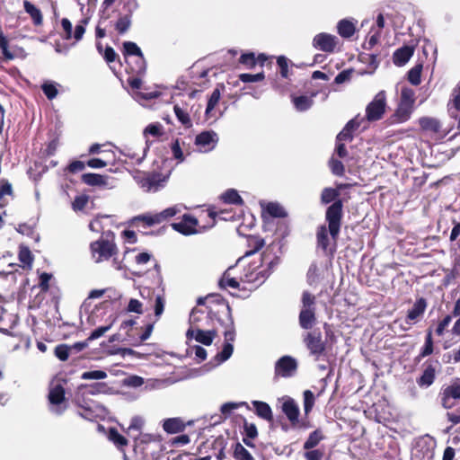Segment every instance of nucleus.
Instances as JSON below:
<instances>
[{
	"instance_id": "nucleus-15",
	"label": "nucleus",
	"mask_w": 460,
	"mask_h": 460,
	"mask_svg": "<svg viewBox=\"0 0 460 460\" xmlns=\"http://www.w3.org/2000/svg\"><path fill=\"white\" fill-rule=\"evenodd\" d=\"M427 308V302L423 297L415 301L412 307L408 311L405 322L407 324H413L417 323L423 315Z\"/></svg>"
},
{
	"instance_id": "nucleus-51",
	"label": "nucleus",
	"mask_w": 460,
	"mask_h": 460,
	"mask_svg": "<svg viewBox=\"0 0 460 460\" xmlns=\"http://www.w3.org/2000/svg\"><path fill=\"white\" fill-rule=\"evenodd\" d=\"M146 136L151 135L154 137H158L163 134V126L160 123H154L148 125L144 130Z\"/></svg>"
},
{
	"instance_id": "nucleus-6",
	"label": "nucleus",
	"mask_w": 460,
	"mask_h": 460,
	"mask_svg": "<svg viewBox=\"0 0 460 460\" xmlns=\"http://www.w3.org/2000/svg\"><path fill=\"white\" fill-rule=\"evenodd\" d=\"M298 367L297 360L291 356H282L274 366V379L290 378L296 374Z\"/></svg>"
},
{
	"instance_id": "nucleus-28",
	"label": "nucleus",
	"mask_w": 460,
	"mask_h": 460,
	"mask_svg": "<svg viewBox=\"0 0 460 460\" xmlns=\"http://www.w3.org/2000/svg\"><path fill=\"white\" fill-rule=\"evenodd\" d=\"M323 439V435L320 429H315L312 433H310L309 437L304 443V449L306 451L314 448Z\"/></svg>"
},
{
	"instance_id": "nucleus-63",
	"label": "nucleus",
	"mask_w": 460,
	"mask_h": 460,
	"mask_svg": "<svg viewBox=\"0 0 460 460\" xmlns=\"http://www.w3.org/2000/svg\"><path fill=\"white\" fill-rule=\"evenodd\" d=\"M144 425V420L142 418L140 417H134L132 418L131 421H130V424L128 428V429L130 431V430H137V431H139L142 427Z\"/></svg>"
},
{
	"instance_id": "nucleus-55",
	"label": "nucleus",
	"mask_w": 460,
	"mask_h": 460,
	"mask_svg": "<svg viewBox=\"0 0 460 460\" xmlns=\"http://www.w3.org/2000/svg\"><path fill=\"white\" fill-rule=\"evenodd\" d=\"M41 88L49 100H52L58 95V89L53 84L46 83L42 85Z\"/></svg>"
},
{
	"instance_id": "nucleus-21",
	"label": "nucleus",
	"mask_w": 460,
	"mask_h": 460,
	"mask_svg": "<svg viewBox=\"0 0 460 460\" xmlns=\"http://www.w3.org/2000/svg\"><path fill=\"white\" fill-rule=\"evenodd\" d=\"M419 124L422 130L431 133H438L441 128L439 120L432 117H421L419 119Z\"/></svg>"
},
{
	"instance_id": "nucleus-40",
	"label": "nucleus",
	"mask_w": 460,
	"mask_h": 460,
	"mask_svg": "<svg viewBox=\"0 0 460 460\" xmlns=\"http://www.w3.org/2000/svg\"><path fill=\"white\" fill-rule=\"evenodd\" d=\"M107 377V373L102 370H93L84 372L81 378L84 380H102Z\"/></svg>"
},
{
	"instance_id": "nucleus-9",
	"label": "nucleus",
	"mask_w": 460,
	"mask_h": 460,
	"mask_svg": "<svg viewBox=\"0 0 460 460\" xmlns=\"http://www.w3.org/2000/svg\"><path fill=\"white\" fill-rule=\"evenodd\" d=\"M281 411L286 415L293 427L308 428L305 422L299 421L300 410L297 402L291 397L285 396L281 399Z\"/></svg>"
},
{
	"instance_id": "nucleus-26",
	"label": "nucleus",
	"mask_w": 460,
	"mask_h": 460,
	"mask_svg": "<svg viewBox=\"0 0 460 460\" xmlns=\"http://www.w3.org/2000/svg\"><path fill=\"white\" fill-rule=\"evenodd\" d=\"M23 6L25 12L28 14H30V16L33 20L34 24L40 25L42 23V14L39 8H37L33 4H31L29 1H24Z\"/></svg>"
},
{
	"instance_id": "nucleus-46",
	"label": "nucleus",
	"mask_w": 460,
	"mask_h": 460,
	"mask_svg": "<svg viewBox=\"0 0 460 460\" xmlns=\"http://www.w3.org/2000/svg\"><path fill=\"white\" fill-rule=\"evenodd\" d=\"M133 221H142L148 226L159 224V218L156 214L155 215H150V214L140 215V216L135 217L133 218Z\"/></svg>"
},
{
	"instance_id": "nucleus-11",
	"label": "nucleus",
	"mask_w": 460,
	"mask_h": 460,
	"mask_svg": "<svg viewBox=\"0 0 460 460\" xmlns=\"http://www.w3.org/2000/svg\"><path fill=\"white\" fill-rule=\"evenodd\" d=\"M124 54L128 56H135L137 58V66L132 67L133 72L142 74L146 70L145 59L139 47L131 41H126L123 44Z\"/></svg>"
},
{
	"instance_id": "nucleus-54",
	"label": "nucleus",
	"mask_w": 460,
	"mask_h": 460,
	"mask_svg": "<svg viewBox=\"0 0 460 460\" xmlns=\"http://www.w3.org/2000/svg\"><path fill=\"white\" fill-rule=\"evenodd\" d=\"M113 324V321L106 325V326H102V327H99L97 329H95L91 334L90 336L88 337L87 341H93V340H96L102 336H103L105 334V332H107L112 326Z\"/></svg>"
},
{
	"instance_id": "nucleus-24",
	"label": "nucleus",
	"mask_w": 460,
	"mask_h": 460,
	"mask_svg": "<svg viewBox=\"0 0 460 460\" xmlns=\"http://www.w3.org/2000/svg\"><path fill=\"white\" fill-rule=\"evenodd\" d=\"M107 180L106 176L96 173H84L82 175V181L89 186L107 185Z\"/></svg>"
},
{
	"instance_id": "nucleus-58",
	"label": "nucleus",
	"mask_w": 460,
	"mask_h": 460,
	"mask_svg": "<svg viewBox=\"0 0 460 460\" xmlns=\"http://www.w3.org/2000/svg\"><path fill=\"white\" fill-rule=\"evenodd\" d=\"M323 452L319 449L308 450L304 454L306 460H323Z\"/></svg>"
},
{
	"instance_id": "nucleus-36",
	"label": "nucleus",
	"mask_w": 460,
	"mask_h": 460,
	"mask_svg": "<svg viewBox=\"0 0 460 460\" xmlns=\"http://www.w3.org/2000/svg\"><path fill=\"white\" fill-rule=\"evenodd\" d=\"M173 110L177 119L181 121L182 125H184L185 127L191 126V120L186 110L182 109L178 104L174 105Z\"/></svg>"
},
{
	"instance_id": "nucleus-18",
	"label": "nucleus",
	"mask_w": 460,
	"mask_h": 460,
	"mask_svg": "<svg viewBox=\"0 0 460 460\" xmlns=\"http://www.w3.org/2000/svg\"><path fill=\"white\" fill-rule=\"evenodd\" d=\"M360 123L357 118L350 119L343 128V129L337 135L336 142H350L353 139V132L359 127Z\"/></svg>"
},
{
	"instance_id": "nucleus-49",
	"label": "nucleus",
	"mask_w": 460,
	"mask_h": 460,
	"mask_svg": "<svg viewBox=\"0 0 460 460\" xmlns=\"http://www.w3.org/2000/svg\"><path fill=\"white\" fill-rule=\"evenodd\" d=\"M70 353L71 348L66 344L58 345L55 349V355L62 361H66Z\"/></svg>"
},
{
	"instance_id": "nucleus-52",
	"label": "nucleus",
	"mask_w": 460,
	"mask_h": 460,
	"mask_svg": "<svg viewBox=\"0 0 460 460\" xmlns=\"http://www.w3.org/2000/svg\"><path fill=\"white\" fill-rule=\"evenodd\" d=\"M110 439L119 447H124L128 443L127 439L114 429L110 430Z\"/></svg>"
},
{
	"instance_id": "nucleus-43",
	"label": "nucleus",
	"mask_w": 460,
	"mask_h": 460,
	"mask_svg": "<svg viewBox=\"0 0 460 460\" xmlns=\"http://www.w3.org/2000/svg\"><path fill=\"white\" fill-rule=\"evenodd\" d=\"M339 196V192L332 188H325L322 191L321 200L323 203L327 204L334 200Z\"/></svg>"
},
{
	"instance_id": "nucleus-35",
	"label": "nucleus",
	"mask_w": 460,
	"mask_h": 460,
	"mask_svg": "<svg viewBox=\"0 0 460 460\" xmlns=\"http://www.w3.org/2000/svg\"><path fill=\"white\" fill-rule=\"evenodd\" d=\"M131 25V15L126 14L123 16H120L118 21L115 23V29L118 31L119 33L123 34L125 33Z\"/></svg>"
},
{
	"instance_id": "nucleus-30",
	"label": "nucleus",
	"mask_w": 460,
	"mask_h": 460,
	"mask_svg": "<svg viewBox=\"0 0 460 460\" xmlns=\"http://www.w3.org/2000/svg\"><path fill=\"white\" fill-rule=\"evenodd\" d=\"M293 103L297 111H304L313 105V99L305 95L298 96L293 99Z\"/></svg>"
},
{
	"instance_id": "nucleus-13",
	"label": "nucleus",
	"mask_w": 460,
	"mask_h": 460,
	"mask_svg": "<svg viewBox=\"0 0 460 460\" xmlns=\"http://www.w3.org/2000/svg\"><path fill=\"white\" fill-rule=\"evenodd\" d=\"M198 220L190 215H184L180 222L172 224V228L185 235H190L197 233L196 226Z\"/></svg>"
},
{
	"instance_id": "nucleus-12",
	"label": "nucleus",
	"mask_w": 460,
	"mask_h": 460,
	"mask_svg": "<svg viewBox=\"0 0 460 460\" xmlns=\"http://www.w3.org/2000/svg\"><path fill=\"white\" fill-rule=\"evenodd\" d=\"M313 45L319 50L332 52L337 45V37L328 33H319L314 38Z\"/></svg>"
},
{
	"instance_id": "nucleus-62",
	"label": "nucleus",
	"mask_w": 460,
	"mask_h": 460,
	"mask_svg": "<svg viewBox=\"0 0 460 460\" xmlns=\"http://www.w3.org/2000/svg\"><path fill=\"white\" fill-rule=\"evenodd\" d=\"M451 316L450 315H447L438 324V327L436 329V333L438 335V336H442L446 328L449 325V323H451Z\"/></svg>"
},
{
	"instance_id": "nucleus-1",
	"label": "nucleus",
	"mask_w": 460,
	"mask_h": 460,
	"mask_svg": "<svg viewBox=\"0 0 460 460\" xmlns=\"http://www.w3.org/2000/svg\"><path fill=\"white\" fill-rule=\"evenodd\" d=\"M342 217V202L335 201L326 211V221L328 227L324 225L317 229L316 238L317 246L322 249L325 254L332 255L336 248V241L341 229Z\"/></svg>"
},
{
	"instance_id": "nucleus-50",
	"label": "nucleus",
	"mask_w": 460,
	"mask_h": 460,
	"mask_svg": "<svg viewBox=\"0 0 460 460\" xmlns=\"http://www.w3.org/2000/svg\"><path fill=\"white\" fill-rule=\"evenodd\" d=\"M85 389H87V393L89 394H97L101 393H104L108 388L107 385L104 383H95L93 385H84Z\"/></svg>"
},
{
	"instance_id": "nucleus-60",
	"label": "nucleus",
	"mask_w": 460,
	"mask_h": 460,
	"mask_svg": "<svg viewBox=\"0 0 460 460\" xmlns=\"http://www.w3.org/2000/svg\"><path fill=\"white\" fill-rule=\"evenodd\" d=\"M128 311L137 314H142V303L137 299H130L128 305Z\"/></svg>"
},
{
	"instance_id": "nucleus-56",
	"label": "nucleus",
	"mask_w": 460,
	"mask_h": 460,
	"mask_svg": "<svg viewBox=\"0 0 460 460\" xmlns=\"http://www.w3.org/2000/svg\"><path fill=\"white\" fill-rule=\"evenodd\" d=\"M87 203H88V197L77 196V197H75V200L73 201L72 207H73V209L75 211L82 210L85 208Z\"/></svg>"
},
{
	"instance_id": "nucleus-2",
	"label": "nucleus",
	"mask_w": 460,
	"mask_h": 460,
	"mask_svg": "<svg viewBox=\"0 0 460 460\" xmlns=\"http://www.w3.org/2000/svg\"><path fill=\"white\" fill-rule=\"evenodd\" d=\"M262 262L267 264V268H264L263 265L255 266L251 264L243 270L241 280L252 284L254 287L261 285L270 276L271 269L278 263V261L269 260L268 255L264 252L262 254Z\"/></svg>"
},
{
	"instance_id": "nucleus-31",
	"label": "nucleus",
	"mask_w": 460,
	"mask_h": 460,
	"mask_svg": "<svg viewBox=\"0 0 460 460\" xmlns=\"http://www.w3.org/2000/svg\"><path fill=\"white\" fill-rule=\"evenodd\" d=\"M306 280L310 286H315L320 280V270L316 263H312L306 274Z\"/></svg>"
},
{
	"instance_id": "nucleus-17",
	"label": "nucleus",
	"mask_w": 460,
	"mask_h": 460,
	"mask_svg": "<svg viewBox=\"0 0 460 460\" xmlns=\"http://www.w3.org/2000/svg\"><path fill=\"white\" fill-rule=\"evenodd\" d=\"M414 48L411 46H403L396 49L393 55V61L398 66H404L413 56Z\"/></svg>"
},
{
	"instance_id": "nucleus-47",
	"label": "nucleus",
	"mask_w": 460,
	"mask_h": 460,
	"mask_svg": "<svg viewBox=\"0 0 460 460\" xmlns=\"http://www.w3.org/2000/svg\"><path fill=\"white\" fill-rule=\"evenodd\" d=\"M0 49H2V53L4 57V58H6L8 60H12L14 58V55L8 49V40L1 31H0Z\"/></svg>"
},
{
	"instance_id": "nucleus-14",
	"label": "nucleus",
	"mask_w": 460,
	"mask_h": 460,
	"mask_svg": "<svg viewBox=\"0 0 460 460\" xmlns=\"http://www.w3.org/2000/svg\"><path fill=\"white\" fill-rule=\"evenodd\" d=\"M84 23H86V21H82L80 24H77L73 34L71 22L67 18H63L61 20V26L65 33L64 38L66 40L74 38L76 41L80 40L85 31Z\"/></svg>"
},
{
	"instance_id": "nucleus-3",
	"label": "nucleus",
	"mask_w": 460,
	"mask_h": 460,
	"mask_svg": "<svg viewBox=\"0 0 460 460\" xmlns=\"http://www.w3.org/2000/svg\"><path fill=\"white\" fill-rule=\"evenodd\" d=\"M316 297L309 291H304L301 297V310L298 316L299 325L305 330L312 329L316 323Z\"/></svg>"
},
{
	"instance_id": "nucleus-38",
	"label": "nucleus",
	"mask_w": 460,
	"mask_h": 460,
	"mask_svg": "<svg viewBox=\"0 0 460 460\" xmlns=\"http://www.w3.org/2000/svg\"><path fill=\"white\" fill-rule=\"evenodd\" d=\"M421 70L422 65H417L408 72V80L411 84L419 85L420 84Z\"/></svg>"
},
{
	"instance_id": "nucleus-57",
	"label": "nucleus",
	"mask_w": 460,
	"mask_h": 460,
	"mask_svg": "<svg viewBox=\"0 0 460 460\" xmlns=\"http://www.w3.org/2000/svg\"><path fill=\"white\" fill-rule=\"evenodd\" d=\"M240 62L242 64L247 66L248 67H253L256 65L257 60L255 59L253 53H247V54H243L241 56Z\"/></svg>"
},
{
	"instance_id": "nucleus-29",
	"label": "nucleus",
	"mask_w": 460,
	"mask_h": 460,
	"mask_svg": "<svg viewBox=\"0 0 460 460\" xmlns=\"http://www.w3.org/2000/svg\"><path fill=\"white\" fill-rule=\"evenodd\" d=\"M231 269H228L226 270V272L223 274L222 278L219 280V286L222 288H237L239 287V282L234 277L231 276Z\"/></svg>"
},
{
	"instance_id": "nucleus-7",
	"label": "nucleus",
	"mask_w": 460,
	"mask_h": 460,
	"mask_svg": "<svg viewBox=\"0 0 460 460\" xmlns=\"http://www.w3.org/2000/svg\"><path fill=\"white\" fill-rule=\"evenodd\" d=\"M386 108V95L385 91L377 93L366 108V118L368 121H376L382 119Z\"/></svg>"
},
{
	"instance_id": "nucleus-45",
	"label": "nucleus",
	"mask_w": 460,
	"mask_h": 460,
	"mask_svg": "<svg viewBox=\"0 0 460 460\" xmlns=\"http://www.w3.org/2000/svg\"><path fill=\"white\" fill-rule=\"evenodd\" d=\"M412 107L414 103V92L409 88H403L401 93V102Z\"/></svg>"
},
{
	"instance_id": "nucleus-42",
	"label": "nucleus",
	"mask_w": 460,
	"mask_h": 460,
	"mask_svg": "<svg viewBox=\"0 0 460 460\" xmlns=\"http://www.w3.org/2000/svg\"><path fill=\"white\" fill-rule=\"evenodd\" d=\"M222 199L226 202L231 203V204H240L243 201L242 198L240 197L238 192L234 190H228L227 191H226L223 194Z\"/></svg>"
},
{
	"instance_id": "nucleus-27",
	"label": "nucleus",
	"mask_w": 460,
	"mask_h": 460,
	"mask_svg": "<svg viewBox=\"0 0 460 460\" xmlns=\"http://www.w3.org/2000/svg\"><path fill=\"white\" fill-rule=\"evenodd\" d=\"M338 32L343 38H349L355 33V24L349 20H341L338 23Z\"/></svg>"
},
{
	"instance_id": "nucleus-64",
	"label": "nucleus",
	"mask_w": 460,
	"mask_h": 460,
	"mask_svg": "<svg viewBox=\"0 0 460 460\" xmlns=\"http://www.w3.org/2000/svg\"><path fill=\"white\" fill-rule=\"evenodd\" d=\"M452 104L456 110L460 111V84L453 92Z\"/></svg>"
},
{
	"instance_id": "nucleus-32",
	"label": "nucleus",
	"mask_w": 460,
	"mask_h": 460,
	"mask_svg": "<svg viewBox=\"0 0 460 460\" xmlns=\"http://www.w3.org/2000/svg\"><path fill=\"white\" fill-rule=\"evenodd\" d=\"M234 457L236 460H255L251 453L241 443L235 444Z\"/></svg>"
},
{
	"instance_id": "nucleus-39",
	"label": "nucleus",
	"mask_w": 460,
	"mask_h": 460,
	"mask_svg": "<svg viewBox=\"0 0 460 460\" xmlns=\"http://www.w3.org/2000/svg\"><path fill=\"white\" fill-rule=\"evenodd\" d=\"M433 352V341H432V332L431 330H428L425 344L420 353V358H425Z\"/></svg>"
},
{
	"instance_id": "nucleus-59",
	"label": "nucleus",
	"mask_w": 460,
	"mask_h": 460,
	"mask_svg": "<svg viewBox=\"0 0 460 460\" xmlns=\"http://www.w3.org/2000/svg\"><path fill=\"white\" fill-rule=\"evenodd\" d=\"M144 384V379L138 376H130L125 380V385L130 387H139Z\"/></svg>"
},
{
	"instance_id": "nucleus-4",
	"label": "nucleus",
	"mask_w": 460,
	"mask_h": 460,
	"mask_svg": "<svg viewBox=\"0 0 460 460\" xmlns=\"http://www.w3.org/2000/svg\"><path fill=\"white\" fill-rule=\"evenodd\" d=\"M226 321L225 323V332L224 336L226 342L224 344L223 349L221 352H219L216 358L218 363H222L226 360H227L233 354L234 347L232 342L234 341V322L231 317L230 314V307L227 306V312L226 314Z\"/></svg>"
},
{
	"instance_id": "nucleus-5",
	"label": "nucleus",
	"mask_w": 460,
	"mask_h": 460,
	"mask_svg": "<svg viewBox=\"0 0 460 460\" xmlns=\"http://www.w3.org/2000/svg\"><path fill=\"white\" fill-rule=\"evenodd\" d=\"M91 252L95 262L107 261L117 253L115 243L109 239H100L91 243Z\"/></svg>"
},
{
	"instance_id": "nucleus-44",
	"label": "nucleus",
	"mask_w": 460,
	"mask_h": 460,
	"mask_svg": "<svg viewBox=\"0 0 460 460\" xmlns=\"http://www.w3.org/2000/svg\"><path fill=\"white\" fill-rule=\"evenodd\" d=\"M329 166L331 168L332 172L334 175L341 176L345 172L343 164L341 161L335 159L334 157H332L330 159Z\"/></svg>"
},
{
	"instance_id": "nucleus-8",
	"label": "nucleus",
	"mask_w": 460,
	"mask_h": 460,
	"mask_svg": "<svg viewBox=\"0 0 460 460\" xmlns=\"http://www.w3.org/2000/svg\"><path fill=\"white\" fill-rule=\"evenodd\" d=\"M49 401L52 412L60 415L65 411V389L59 381L50 384Z\"/></svg>"
},
{
	"instance_id": "nucleus-16",
	"label": "nucleus",
	"mask_w": 460,
	"mask_h": 460,
	"mask_svg": "<svg viewBox=\"0 0 460 460\" xmlns=\"http://www.w3.org/2000/svg\"><path fill=\"white\" fill-rule=\"evenodd\" d=\"M217 142V136L214 132L205 131L196 137L195 143L200 151L208 152L212 150Z\"/></svg>"
},
{
	"instance_id": "nucleus-53",
	"label": "nucleus",
	"mask_w": 460,
	"mask_h": 460,
	"mask_svg": "<svg viewBox=\"0 0 460 460\" xmlns=\"http://www.w3.org/2000/svg\"><path fill=\"white\" fill-rule=\"evenodd\" d=\"M239 79L243 83L260 82L264 79L263 73H258L255 75L252 74H241Z\"/></svg>"
},
{
	"instance_id": "nucleus-25",
	"label": "nucleus",
	"mask_w": 460,
	"mask_h": 460,
	"mask_svg": "<svg viewBox=\"0 0 460 460\" xmlns=\"http://www.w3.org/2000/svg\"><path fill=\"white\" fill-rule=\"evenodd\" d=\"M163 428L167 433L173 434L182 431L184 424L180 419L172 418L164 420Z\"/></svg>"
},
{
	"instance_id": "nucleus-48",
	"label": "nucleus",
	"mask_w": 460,
	"mask_h": 460,
	"mask_svg": "<svg viewBox=\"0 0 460 460\" xmlns=\"http://www.w3.org/2000/svg\"><path fill=\"white\" fill-rule=\"evenodd\" d=\"M221 93L218 88L214 89L212 92L206 109V113H209L218 103L220 100Z\"/></svg>"
},
{
	"instance_id": "nucleus-41",
	"label": "nucleus",
	"mask_w": 460,
	"mask_h": 460,
	"mask_svg": "<svg viewBox=\"0 0 460 460\" xmlns=\"http://www.w3.org/2000/svg\"><path fill=\"white\" fill-rule=\"evenodd\" d=\"M249 246L252 247V249L246 252L245 256L254 254L256 252L261 249L264 246V240L260 237L252 236L249 239Z\"/></svg>"
},
{
	"instance_id": "nucleus-61",
	"label": "nucleus",
	"mask_w": 460,
	"mask_h": 460,
	"mask_svg": "<svg viewBox=\"0 0 460 460\" xmlns=\"http://www.w3.org/2000/svg\"><path fill=\"white\" fill-rule=\"evenodd\" d=\"M244 431L248 438H255L258 435L257 428L253 423H244Z\"/></svg>"
},
{
	"instance_id": "nucleus-33",
	"label": "nucleus",
	"mask_w": 460,
	"mask_h": 460,
	"mask_svg": "<svg viewBox=\"0 0 460 460\" xmlns=\"http://www.w3.org/2000/svg\"><path fill=\"white\" fill-rule=\"evenodd\" d=\"M19 260L23 264V268L30 269L31 267L33 257L29 248L25 246L20 247Z\"/></svg>"
},
{
	"instance_id": "nucleus-34",
	"label": "nucleus",
	"mask_w": 460,
	"mask_h": 460,
	"mask_svg": "<svg viewBox=\"0 0 460 460\" xmlns=\"http://www.w3.org/2000/svg\"><path fill=\"white\" fill-rule=\"evenodd\" d=\"M303 396H304V412H305V415L307 416L314 405L315 396L313 394V392L310 390H305L303 393Z\"/></svg>"
},
{
	"instance_id": "nucleus-22",
	"label": "nucleus",
	"mask_w": 460,
	"mask_h": 460,
	"mask_svg": "<svg viewBox=\"0 0 460 460\" xmlns=\"http://www.w3.org/2000/svg\"><path fill=\"white\" fill-rule=\"evenodd\" d=\"M436 376V368L432 365H429L424 369L421 376L418 379L417 383L421 387H429L430 386Z\"/></svg>"
},
{
	"instance_id": "nucleus-10",
	"label": "nucleus",
	"mask_w": 460,
	"mask_h": 460,
	"mask_svg": "<svg viewBox=\"0 0 460 460\" xmlns=\"http://www.w3.org/2000/svg\"><path fill=\"white\" fill-rule=\"evenodd\" d=\"M304 343L310 353L318 358L325 350V343L319 331L308 332L304 336Z\"/></svg>"
},
{
	"instance_id": "nucleus-23",
	"label": "nucleus",
	"mask_w": 460,
	"mask_h": 460,
	"mask_svg": "<svg viewBox=\"0 0 460 460\" xmlns=\"http://www.w3.org/2000/svg\"><path fill=\"white\" fill-rule=\"evenodd\" d=\"M252 405L254 406L256 413L259 417L269 421L272 420V411L268 403L260 401H253Z\"/></svg>"
},
{
	"instance_id": "nucleus-20",
	"label": "nucleus",
	"mask_w": 460,
	"mask_h": 460,
	"mask_svg": "<svg viewBox=\"0 0 460 460\" xmlns=\"http://www.w3.org/2000/svg\"><path fill=\"white\" fill-rule=\"evenodd\" d=\"M412 112V107L400 103L391 118L392 123H402L408 120Z\"/></svg>"
},
{
	"instance_id": "nucleus-37",
	"label": "nucleus",
	"mask_w": 460,
	"mask_h": 460,
	"mask_svg": "<svg viewBox=\"0 0 460 460\" xmlns=\"http://www.w3.org/2000/svg\"><path fill=\"white\" fill-rule=\"evenodd\" d=\"M266 211L273 217H284L287 216L283 207L278 203H269L266 207Z\"/></svg>"
},
{
	"instance_id": "nucleus-19",
	"label": "nucleus",
	"mask_w": 460,
	"mask_h": 460,
	"mask_svg": "<svg viewBox=\"0 0 460 460\" xmlns=\"http://www.w3.org/2000/svg\"><path fill=\"white\" fill-rule=\"evenodd\" d=\"M193 335H194L195 340L198 342L202 343L206 346H208L212 343L214 338L217 336V332H216V331H213V330L212 331L189 330L187 332V336H193Z\"/></svg>"
}]
</instances>
